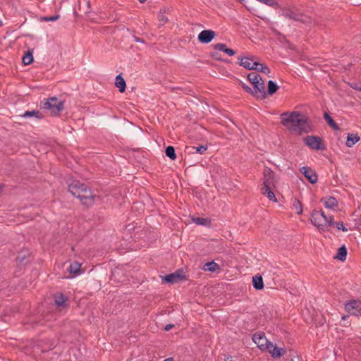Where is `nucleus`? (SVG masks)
<instances>
[{
  "instance_id": "f257e3e1",
  "label": "nucleus",
  "mask_w": 361,
  "mask_h": 361,
  "mask_svg": "<svg viewBox=\"0 0 361 361\" xmlns=\"http://www.w3.org/2000/svg\"><path fill=\"white\" fill-rule=\"evenodd\" d=\"M281 123L291 132L299 134L312 130L308 118L298 111L285 112L281 114Z\"/></svg>"
},
{
  "instance_id": "f03ea898",
  "label": "nucleus",
  "mask_w": 361,
  "mask_h": 361,
  "mask_svg": "<svg viewBox=\"0 0 361 361\" xmlns=\"http://www.w3.org/2000/svg\"><path fill=\"white\" fill-rule=\"evenodd\" d=\"M68 191L86 207L93 206L95 202L100 199L99 196L93 194L88 185L78 180L71 181L68 185Z\"/></svg>"
},
{
  "instance_id": "7ed1b4c3",
  "label": "nucleus",
  "mask_w": 361,
  "mask_h": 361,
  "mask_svg": "<svg viewBox=\"0 0 361 361\" xmlns=\"http://www.w3.org/2000/svg\"><path fill=\"white\" fill-rule=\"evenodd\" d=\"M276 182L275 173L270 168L266 167L263 171V186L261 192L269 200L274 202H277V198L272 191V188H275Z\"/></svg>"
},
{
  "instance_id": "20e7f679",
  "label": "nucleus",
  "mask_w": 361,
  "mask_h": 361,
  "mask_svg": "<svg viewBox=\"0 0 361 361\" xmlns=\"http://www.w3.org/2000/svg\"><path fill=\"white\" fill-rule=\"evenodd\" d=\"M247 80L253 85L254 97L257 99L266 98L264 82L260 75L256 72H251L247 74Z\"/></svg>"
},
{
  "instance_id": "39448f33",
  "label": "nucleus",
  "mask_w": 361,
  "mask_h": 361,
  "mask_svg": "<svg viewBox=\"0 0 361 361\" xmlns=\"http://www.w3.org/2000/svg\"><path fill=\"white\" fill-rule=\"evenodd\" d=\"M40 107L42 109L49 111L52 116H58L64 109V102L56 97L45 99L40 102Z\"/></svg>"
},
{
  "instance_id": "423d86ee",
  "label": "nucleus",
  "mask_w": 361,
  "mask_h": 361,
  "mask_svg": "<svg viewBox=\"0 0 361 361\" xmlns=\"http://www.w3.org/2000/svg\"><path fill=\"white\" fill-rule=\"evenodd\" d=\"M282 15L288 19L293 20L295 21L300 22L306 25H309L312 23V18L305 13H300L297 10H293L290 8H283Z\"/></svg>"
},
{
  "instance_id": "0eeeda50",
  "label": "nucleus",
  "mask_w": 361,
  "mask_h": 361,
  "mask_svg": "<svg viewBox=\"0 0 361 361\" xmlns=\"http://www.w3.org/2000/svg\"><path fill=\"white\" fill-rule=\"evenodd\" d=\"M303 142L313 150L324 151L326 149V145L324 140L317 135H307L303 138Z\"/></svg>"
},
{
  "instance_id": "6e6552de",
  "label": "nucleus",
  "mask_w": 361,
  "mask_h": 361,
  "mask_svg": "<svg viewBox=\"0 0 361 361\" xmlns=\"http://www.w3.org/2000/svg\"><path fill=\"white\" fill-rule=\"evenodd\" d=\"M252 341L262 351H265L273 347V343L267 338L264 332L254 334Z\"/></svg>"
},
{
  "instance_id": "1a4fd4ad",
  "label": "nucleus",
  "mask_w": 361,
  "mask_h": 361,
  "mask_svg": "<svg viewBox=\"0 0 361 361\" xmlns=\"http://www.w3.org/2000/svg\"><path fill=\"white\" fill-rule=\"evenodd\" d=\"M311 222L321 231H326V220L322 217V209L313 210L311 214Z\"/></svg>"
},
{
  "instance_id": "9d476101",
  "label": "nucleus",
  "mask_w": 361,
  "mask_h": 361,
  "mask_svg": "<svg viewBox=\"0 0 361 361\" xmlns=\"http://www.w3.org/2000/svg\"><path fill=\"white\" fill-rule=\"evenodd\" d=\"M345 310L351 315L361 316V300H350L344 303Z\"/></svg>"
},
{
  "instance_id": "9b49d317",
  "label": "nucleus",
  "mask_w": 361,
  "mask_h": 361,
  "mask_svg": "<svg viewBox=\"0 0 361 361\" xmlns=\"http://www.w3.org/2000/svg\"><path fill=\"white\" fill-rule=\"evenodd\" d=\"M239 64L247 70H254L259 63L254 61V57H238Z\"/></svg>"
},
{
  "instance_id": "f8f14e48",
  "label": "nucleus",
  "mask_w": 361,
  "mask_h": 361,
  "mask_svg": "<svg viewBox=\"0 0 361 361\" xmlns=\"http://www.w3.org/2000/svg\"><path fill=\"white\" fill-rule=\"evenodd\" d=\"M301 173L308 180L310 183H316L318 180V176L316 172L310 167L302 166L300 169Z\"/></svg>"
},
{
  "instance_id": "ddd939ff",
  "label": "nucleus",
  "mask_w": 361,
  "mask_h": 361,
  "mask_svg": "<svg viewBox=\"0 0 361 361\" xmlns=\"http://www.w3.org/2000/svg\"><path fill=\"white\" fill-rule=\"evenodd\" d=\"M216 33L212 30H205L198 35V40L203 44H208L215 37Z\"/></svg>"
},
{
  "instance_id": "4468645a",
  "label": "nucleus",
  "mask_w": 361,
  "mask_h": 361,
  "mask_svg": "<svg viewBox=\"0 0 361 361\" xmlns=\"http://www.w3.org/2000/svg\"><path fill=\"white\" fill-rule=\"evenodd\" d=\"M54 304L58 307H66L68 305V299L61 293H56L54 295Z\"/></svg>"
},
{
  "instance_id": "2eb2a0df",
  "label": "nucleus",
  "mask_w": 361,
  "mask_h": 361,
  "mask_svg": "<svg viewBox=\"0 0 361 361\" xmlns=\"http://www.w3.org/2000/svg\"><path fill=\"white\" fill-rule=\"evenodd\" d=\"M183 279L182 276L178 273V271H175L172 274L166 275L163 277L162 281L165 283H175L181 281Z\"/></svg>"
},
{
  "instance_id": "dca6fc26",
  "label": "nucleus",
  "mask_w": 361,
  "mask_h": 361,
  "mask_svg": "<svg viewBox=\"0 0 361 361\" xmlns=\"http://www.w3.org/2000/svg\"><path fill=\"white\" fill-rule=\"evenodd\" d=\"M273 358H280L286 353L284 348H279L273 344V347L267 350Z\"/></svg>"
},
{
  "instance_id": "f3484780",
  "label": "nucleus",
  "mask_w": 361,
  "mask_h": 361,
  "mask_svg": "<svg viewBox=\"0 0 361 361\" xmlns=\"http://www.w3.org/2000/svg\"><path fill=\"white\" fill-rule=\"evenodd\" d=\"M214 47L216 50L223 51L230 56H233L235 54V51L233 49L228 48L226 44L224 43H217L214 46Z\"/></svg>"
},
{
  "instance_id": "a211bd4d",
  "label": "nucleus",
  "mask_w": 361,
  "mask_h": 361,
  "mask_svg": "<svg viewBox=\"0 0 361 361\" xmlns=\"http://www.w3.org/2000/svg\"><path fill=\"white\" fill-rule=\"evenodd\" d=\"M322 202L324 203V205L326 208L333 209L335 207L338 206V201L336 197L333 196H329L326 198H323Z\"/></svg>"
},
{
  "instance_id": "6ab92c4d",
  "label": "nucleus",
  "mask_w": 361,
  "mask_h": 361,
  "mask_svg": "<svg viewBox=\"0 0 361 361\" xmlns=\"http://www.w3.org/2000/svg\"><path fill=\"white\" fill-rule=\"evenodd\" d=\"M360 139V138L357 133H349L347 136L345 145L347 147H351L357 142Z\"/></svg>"
},
{
  "instance_id": "aec40b11",
  "label": "nucleus",
  "mask_w": 361,
  "mask_h": 361,
  "mask_svg": "<svg viewBox=\"0 0 361 361\" xmlns=\"http://www.w3.org/2000/svg\"><path fill=\"white\" fill-rule=\"evenodd\" d=\"M116 86L118 88L119 92H124L126 87V84L124 78L121 76V75H118L116 77Z\"/></svg>"
},
{
  "instance_id": "412c9836",
  "label": "nucleus",
  "mask_w": 361,
  "mask_h": 361,
  "mask_svg": "<svg viewBox=\"0 0 361 361\" xmlns=\"http://www.w3.org/2000/svg\"><path fill=\"white\" fill-rule=\"evenodd\" d=\"M80 268H81V264L75 261V262H73L72 263H71L69 268H68V271L70 272V274H72L75 276L78 275L81 273Z\"/></svg>"
},
{
  "instance_id": "4be33fe9",
  "label": "nucleus",
  "mask_w": 361,
  "mask_h": 361,
  "mask_svg": "<svg viewBox=\"0 0 361 361\" xmlns=\"http://www.w3.org/2000/svg\"><path fill=\"white\" fill-rule=\"evenodd\" d=\"M253 287L256 290H262L264 288V282L262 277L260 275H256L252 277Z\"/></svg>"
},
{
  "instance_id": "5701e85b",
  "label": "nucleus",
  "mask_w": 361,
  "mask_h": 361,
  "mask_svg": "<svg viewBox=\"0 0 361 361\" xmlns=\"http://www.w3.org/2000/svg\"><path fill=\"white\" fill-rule=\"evenodd\" d=\"M347 248L345 245H342L338 249V252L336 255L334 257L335 259H337L340 261H345L347 256Z\"/></svg>"
},
{
  "instance_id": "b1692460",
  "label": "nucleus",
  "mask_w": 361,
  "mask_h": 361,
  "mask_svg": "<svg viewBox=\"0 0 361 361\" xmlns=\"http://www.w3.org/2000/svg\"><path fill=\"white\" fill-rule=\"evenodd\" d=\"M292 209L297 214H301L302 213V202L297 198H295L292 202Z\"/></svg>"
},
{
  "instance_id": "393cba45",
  "label": "nucleus",
  "mask_w": 361,
  "mask_h": 361,
  "mask_svg": "<svg viewBox=\"0 0 361 361\" xmlns=\"http://www.w3.org/2000/svg\"><path fill=\"white\" fill-rule=\"evenodd\" d=\"M324 118L326 123H328V125L331 126L334 130H340L338 125L335 122V121L331 118V116L329 114L324 113Z\"/></svg>"
},
{
  "instance_id": "a878e982",
  "label": "nucleus",
  "mask_w": 361,
  "mask_h": 361,
  "mask_svg": "<svg viewBox=\"0 0 361 361\" xmlns=\"http://www.w3.org/2000/svg\"><path fill=\"white\" fill-rule=\"evenodd\" d=\"M204 270L214 272L218 269H220L219 265L214 261L207 262L204 266Z\"/></svg>"
},
{
  "instance_id": "bb28decb",
  "label": "nucleus",
  "mask_w": 361,
  "mask_h": 361,
  "mask_svg": "<svg viewBox=\"0 0 361 361\" xmlns=\"http://www.w3.org/2000/svg\"><path fill=\"white\" fill-rule=\"evenodd\" d=\"M279 90V86L273 80H269L267 84V94L269 95H273Z\"/></svg>"
},
{
  "instance_id": "cd10ccee",
  "label": "nucleus",
  "mask_w": 361,
  "mask_h": 361,
  "mask_svg": "<svg viewBox=\"0 0 361 361\" xmlns=\"http://www.w3.org/2000/svg\"><path fill=\"white\" fill-rule=\"evenodd\" d=\"M23 116V117L35 116L38 119H42L44 118L43 114L38 110L27 111L24 113Z\"/></svg>"
},
{
  "instance_id": "c85d7f7f",
  "label": "nucleus",
  "mask_w": 361,
  "mask_h": 361,
  "mask_svg": "<svg viewBox=\"0 0 361 361\" xmlns=\"http://www.w3.org/2000/svg\"><path fill=\"white\" fill-rule=\"evenodd\" d=\"M33 61L32 51L28 50L23 56L22 62L24 65H30Z\"/></svg>"
},
{
  "instance_id": "c756f323",
  "label": "nucleus",
  "mask_w": 361,
  "mask_h": 361,
  "mask_svg": "<svg viewBox=\"0 0 361 361\" xmlns=\"http://www.w3.org/2000/svg\"><path fill=\"white\" fill-rule=\"evenodd\" d=\"M165 154L171 160H175L176 159L175 148L173 146L166 147L165 149Z\"/></svg>"
},
{
  "instance_id": "7c9ffc66",
  "label": "nucleus",
  "mask_w": 361,
  "mask_h": 361,
  "mask_svg": "<svg viewBox=\"0 0 361 361\" xmlns=\"http://www.w3.org/2000/svg\"><path fill=\"white\" fill-rule=\"evenodd\" d=\"M157 18H158V20L159 21L160 23V25H165L167 21H168V18L166 16V10H162L161 9L159 14H158V16H157Z\"/></svg>"
},
{
  "instance_id": "2f4dec72",
  "label": "nucleus",
  "mask_w": 361,
  "mask_h": 361,
  "mask_svg": "<svg viewBox=\"0 0 361 361\" xmlns=\"http://www.w3.org/2000/svg\"><path fill=\"white\" fill-rule=\"evenodd\" d=\"M258 1L266 4L267 6L274 7L275 8H280V6L276 0H257Z\"/></svg>"
},
{
  "instance_id": "473e14b6",
  "label": "nucleus",
  "mask_w": 361,
  "mask_h": 361,
  "mask_svg": "<svg viewBox=\"0 0 361 361\" xmlns=\"http://www.w3.org/2000/svg\"><path fill=\"white\" fill-rule=\"evenodd\" d=\"M255 70L263 73L266 75H269L271 72L269 68L267 65L260 63L259 66H257Z\"/></svg>"
},
{
  "instance_id": "72a5a7b5",
  "label": "nucleus",
  "mask_w": 361,
  "mask_h": 361,
  "mask_svg": "<svg viewBox=\"0 0 361 361\" xmlns=\"http://www.w3.org/2000/svg\"><path fill=\"white\" fill-rule=\"evenodd\" d=\"M193 221L197 225L206 226L210 222V220L206 218L196 217L193 219Z\"/></svg>"
},
{
  "instance_id": "f704fd0d",
  "label": "nucleus",
  "mask_w": 361,
  "mask_h": 361,
  "mask_svg": "<svg viewBox=\"0 0 361 361\" xmlns=\"http://www.w3.org/2000/svg\"><path fill=\"white\" fill-rule=\"evenodd\" d=\"M192 149L194 150L192 153H199L200 154H202L204 153V152L207 149V145H199V146H193L192 147Z\"/></svg>"
},
{
  "instance_id": "c9c22d12",
  "label": "nucleus",
  "mask_w": 361,
  "mask_h": 361,
  "mask_svg": "<svg viewBox=\"0 0 361 361\" xmlns=\"http://www.w3.org/2000/svg\"><path fill=\"white\" fill-rule=\"evenodd\" d=\"M334 226L336 227L338 230H341L342 231L344 232L348 231V229L344 226L343 221L335 222Z\"/></svg>"
},
{
  "instance_id": "e433bc0d",
  "label": "nucleus",
  "mask_w": 361,
  "mask_h": 361,
  "mask_svg": "<svg viewBox=\"0 0 361 361\" xmlns=\"http://www.w3.org/2000/svg\"><path fill=\"white\" fill-rule=\"evenodd\" d=\"M59 18H60V16L59 14H57V15H54V16H50V17H47V16L43 17V18H42V20L44 21H55V20H58Z\"/></svg>"
},
{
  "instance_id": "4c0bfd02",
  "label": "nucleus",
  "mask_w": 361,
  "mask_h": 361,
  "mask_svg": "<svg viewBox=\"0 0 361 361\" xmlns=\"http://www.w3.org/2000/svg\"><path fill=\"white\" fill-rule=\"evenodd\" d=\"M334 216L332 215L328 216L326 219V228L328 226L332 227L334 226Z\"/></svg>"
},
{
  "instance_id": "58836bf2",
  "label": "nucleus",
  "mask_w": 361,
  "mask_h": 361,
  "mask_svg": "<svg viewBox=\"0 0 361 361\" xmlns=\"http://www.w3.org/2000/svg\"><path fill=\"white\" fill-rule=\"evenodd\" d=\"M16 261H17L20 264H25L27 262V260H26V257H25V256H21V255H18V256L16 257Z\"/></svg>"
},
{
  "instance_id": "ea45409f",
  "label": "nucleus",
  "mask_w": 361,
  "mask_h": 361,
  "mask_svg": "<svg viewBox=\"0 0 361 361\" xmlns=\"http://www.w3.org/2000/svg\"><path fill=\"white\" fill-rule=\"evenodd\" d=\"M243 88L248 93L254 96L253 89L245 84L242 85Z\"/></svg>"
},
{
  "instance_id": "a19ab883",
  "label": "nucleus",
  "mask_w": 361,
  "mask_h": 361,
  "mask_svg": "<svg viewBox=\"0 0 361 361\" xmlns=\"http://www.w3.org/2000/svg\"><path fill=\"white\" fill-rule=\"evenodd\" d=\"M134 40L136 42H139V43H145V40L142 38H140L138 37H136V36H134Z\"/></svg>"
},
{
  "instance_id": "79ce46f5",
  "label": "nucleus",
  "mask_w": 361,
  "mask_h": 361,
  "mask_svg": "<svg viewBox=\"0 0 361 361\" xmlns=\"http://www.w3.org/2000/svg\"><path fill=\"white\" fill-rule=\"evenodd\" d=\"M173 326H174V325H173V324H167V325L164 327V330H165V331H169V330H170V329H171Z\"/></svg>"
},
{
  "instance_id": "37998d69",
  "label": "nucleus",
  "mask_w": 361,
  "mask_h": 361,
  "mask_svg": "<svg viewBox=\"0 0 361 361\" xmlns=\"http://www.w3.org/2000/svg\"><path fill=\"white\" fill-rule=\"evenodd\" d=\"M327 216L325 214H324V212L323 210H322V219H326V220L327 219Z\"/></svg>"
},
{
  "instance_id": "c03bdc74",
  "label": "nucleus",
  "mask_w": 361,
  "mask_h": 361,
  "mask_svg": "<svg viewBox=\"0 0 361 361\" xmlns=\"http://www.w3.org/2000/svg\"><path fill=\"white\" fill-rule=\"evenodd\" d=\"M225 361H234L231 355H228Z\"/></svg>"
},
{
  "instance_id": "a18cd8bd",
  "label": "nucleus",
  "mask_w": 361,
  "mask_h": 361,
  "mask_svg": "<svg viewBox=\"0 0 361 361\" xmlns=\"http://www.w3.org/2000/svg\"><path fill=\"white\" fill-rule=\"evenodd\" d=\"M349 316L348 315H343L341 317L342 320H345Z\"/></svg>"
},
{
  "instance_id": "49530a36",
  "label": "nucleus",
  "mask_w": 361,
  "mask_h": 361,
  "mask_svg": "<svg viewBox=\"0 0 361 361\" xmlns=\"http://www.w3.org/2000/svg\"><path fill=\"white\" fill-rule=\"evenodd\" d=\"M355 90H357L359 91H361V87H354Z\"/></svg>"
},
{
  "instance_id": "de8ad7c7",
  "label": "nucleus",
  "mask_w": 361,
  "mask_h": 361,
  "mask_svg": "<svg viewBox=\"0 0 361 361\" xmlns=\"http://www.w3.org/2000/svg\"><path fill=\"white\" fill-rule=\"evenodd\" d=\"M139 1H140V3H144V2H145V1H146V0H139Z\"/></svg>"
},
{
  "instance_id": "09e8293b",
  "label": "nucleus",
  "mask_w": 361,
  "mask_h": 361,
  "mask_svg": "<svg viewBox=\"0 0 361 361\" xmlns=\"http://www.w3.org/2000/svg\"><path fill=\"white\" fill-rule=\"evenodd\" d=\"M2 189H3V187L1 185H0V192H1Z\"/></svg>"
},
{
  "instance_id": "8fccbe9b",
  "label": "nucleus",
  "mask_w": 361,
  "mask_h": 361,
  "mask_svg": "<svg viewBox=\"0 0 361 361\" xmlns=\"http://www.w3.org/2000/svg\"><path fill=\"white\" fill-rule=\"evenodd\" d=\"M239 2L242 3L243 0H238Z\"/></svg>"
},
{
  "instance_id": "3c124183",
  "label": "nucleus",
  "mask_w": 361,
  "mask_h": 361,
  "mask_svg": "<svg viewBox=\"0 0 361 361\" xmlns=\"http://www.w3.org/2000/svg\"><path fill=\"white\" fill-rule=\"evenodd\" d=\"M2 25V22L0 20V27Z\"/></svg>"
}]
</instances>
